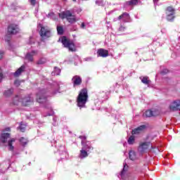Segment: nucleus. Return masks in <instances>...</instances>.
<instances>
[{
  "label": "nucleus",
  "mask_w": 180,
  "mask_h": 180,
  "mask_svg": "<svg viewBox=\"0 0 180 180\" xmlns=\"http://www.w3.org/2000/svg\"><path fill=\"white\" fill-rule=\"evenodd\" d=\"M144 129H146V125H141L140 127H138L137 128L132 130L131 134L132 135L139 134L140 131H141L142 130H144Z\"/></svg>",
  "instance_id": "obj_20"
},
{
  "label": "nucleus",
  "mask_w": 180,
  "mask_h": 180,
  "mask_svg": "<svg viewBox=\"0 0 180 180\" xmlns=\"http://www.w3.org/2000/svg\"><path fill=\"white\" fill-rule=\"evenodd\" d=\"M11 36H12V34H9L8 32L5 36V41H6L8 46H11Z\"/></svg>",
  "instance_id": "obj_34"
},
{
  "label": "nucleus",
  "mask_w": 180,
  "mask_h": 180,
  "mask_svg": "<svg viewBox=\"0 0 180 180\" xmlns=\"http://www.w3.org/2000/svg\"><path fill=\"white\" fill-rule=\"evenodd\" d=\"M88 155H89L88 151L84 149L83 148H82V150H80L79 158L82 160L84 158H86Z\"/></svg>",
  "instance_id": "obj_23"
},
{
  "label": "nucleus",
  "mask_w": 180,
  "mask_h": 180,
  "mask_svg": "<svg viewBox=\"0 0 180 180\" xmlns=\"http://www.w3.org/2000/svg\"><path fill=\"white\" fill-rule=\"evenodd\" d=\"M23 126V130L25 131V130H26V127H27V123H24Z\"/></svg>",
  "instance_id": "obj_52"
},
{
  "label": "nucleus",
  "mask_w": 180,
  "mask_h": 180,
  "mask_svg": "<svg viewBox=\"0 0 180 180\" xmlns=\"http://www.w3.org/2000/svg\"><path fill=\"white\" fill-rule=\"evenodd\" d=\"M60 73L61 69L58 68V67H55L53 72H52V75H60Z\"/></svg>",
  "instance_id": "obj_32"
},
{
  "label": "nucleus",
  "mask_w": 180,
  "mask_h": 180,
  "mask_svg": "<svg viewBox=\"0 0 180 180\" xmlns=\"http://www.w3.org/2000/svg\"><path fill=\"white\" fill-rule=\"evenodd\" d=\"M30 2L31 4V5H32L33 6H34V5H36V0H30Z\"/></svg>",
  "instance_id": "obj_48"
},
{
  "label": "nucleus",
  "mask_w": 180,
  "mask_h": 180,
  "mask_svg": "<svg viewBox=\"0 0 180 180\" xmlns=\"http://www.w3.org/2000/svg\"><path fill=\"white\" fill-rule=\"evenodd\" d=\"M43 116H44V117H47V116H51V114H50V113H48V114H46V115L43 114Z\"/></svg>",
  "instance_id": "obj_56"
},
{
  "label": "nucleus",
  "mask_w": 180,
  "mask_h": 180,
  "mask_svg": "<svg viewBox=\"0 0 180 180\" xmlns=\"http://www.w3.org/2000/svg\"><path fill=\"white\" fill-rule=\"evenodd\" d=\"M4 131H11V127H6L4 129Z\"/></svg>",
  "instance_id": "obj_53"
},
{
  "label": "nucleus",
  "mask_w": 180,
  "mask_h": 180,
  "mask_svg": "<svg viewBox=\"0 0 180 180\" xmlns=\"http://www.w3.org/2000/svg\"><path fill=\"white\" fill-rule=\"evenodd\" d=\"M129 3H131V6H136V5H137L139 4V0H130Z\"/></svg>",
  "instance_id": "obj_37"
},
{
  "label": "nucleus",
  "mask_w": 180,
  "mask_h": 180,
  "mask_svg": "<svg viewBox=\"0 0 180 180\" xmlns=\"http://www.w3.org/2000/svg\"><path fill=\"white\" fill-rule=\"evenodd\" d=\"M123 9L125 11H131V9H133V7L129 1H127L124 3Z\"/></svg>",
  "instance_id": "obj_22"
},
{
  "label": "nucleus",
  "mask_w": 180,
  "mask_h": 180,
  "mask_svg": "<svg viewBox=\"0 0 180 180\" xmlns=\"http://www.w3.org/2000/svg\"><path fill=\"white\" fill-rule=\"evenodd\" d=\"M98 57H103V58H105L109 56V51L103 49H98L97 51Z\"/></svg>",
  "instance_id": "obj_14"
},
{
  "label": "nucleus",
  "mask_w": 180,
  "mask_h": 180,
  "mask_svg": "<svg viewBox=\"0 0 180 180\" xmlns=\"http://www.w3.org/2000/svg\"><path fill=\"white\" fill-rule=\"evenodd\" d=\"M66 19H67L68 22H69V23H70V24L75 23V22H77V18L74 15H72V16L68 17Z\"/></svg>",
  "instance_id": "obj_28"
},
{
  "label": "nucleus",
  "mask_w": 180,
  "mask_h": 180,
  "mask_svg": "<svg viewBox=\"0 0 180 180\" xmlns=\"http://www.w3.org/2000/svg\"><path fill=\"white\" fill-rule=\"evenodd\" d=\"M14 84L15 85V86H19V85H20V81L19 80H15L14 82Z\"/></svg>",
  "instance_id": "obj_46"
},
{
  "label": "nucleus",
  "mask_w": 180,
  "mask_h": 180,
  "mask_svg": "<svg viewBox=\"0 0 180 180\" xmlns=\"http://www.w3.org/2000/svg\"><path fill=\"white\" fill-rule=\"evenodd\" d=\"M19 102H22V96L20 94L16 95L13 99L14 105H18Z\"/></svg>",
  "instance_id": "obj_26"
},
{
  "label": "nucleus",
  "mask_w": 180,
  "mask_h": 180,
  "mask_svg": "<svg viewBox=\"0 0 180 180\" xmlns=\"http://www.w3.org/2000/svg\"><path fill=\"white\" fill-rule=\"evenodd\" d=\"M22 122H21L20 123V126L17 128L18 130H20V131H23V124H22Z\"/></svg>",
  "instance_id": "obj_41"
},
{
  "label": "nucleus",
  "mask_w": 180,
  "mask_h": 180,
  "mask_svg": "<svg viewBox=\"0 0 180 180\" xmlns=\"http://www.w3.org/2000/svg\"><path fill=\"white\" fill-rule=\"evenodd\" d=\"M22 138H21V139H20V141L21 143H22Z\"/></svg>",
  "instance_id": "obj_58"
},
{
  "label": "nucleus",
  "mask_w": 180,
  "mask_h": 180,
  "mask_svg": "<svg viewBox=\"0 0 180 180\" xmlns=\"http://www.w3.org/2000/svg\"><path fill=\"white\" fill-rule=\"evenodd\" d=\"M46 63V59H40L39 60H38L37 64L39 65H43Z\"/></svg>",
  "instance_id": "obj_40"
},
{
  "label": "nucleus",
  "mask_w": 180,
  "mask_h": 180,
  "mask_svg": "<svg viewBox=\"0 0 180 180\" xmlns=\"http://www.w3.org/2000/svg\"><path fill=\"white\" fill-rule=\"evenodd\" d=\"M8 139H11V134H9V133H3V134H1L0 141L3 144H5V143H8Z\"/></svg>",
  "instance_id": "obj_16"
},
{
  "label": "nucleus",
  "mask_w": 180,
  "mask_h": 180,
  "mask_svg": "<svg viewBox=\"0 0 180 180\" xmlns=\"http://www.w3.org/2000/svg\"><path fill=\"white\" fill-rule=\"evenodd\" d=\"M168 69H163L162 71H161L160 74H162V75H165V74H168Z\"/></svg>",
  "instance_id": "obj_42"
},
{
  "label": "nucleus",
  "mask_w": 180,
  "mask_h": 180,
  "mask_svg": "<svg viewBox=\"0 0 180 180\" xmlns=\"http://www.w3.org/2000/svg\"><path fill=\"white\" fill-rule=\"evenodd\" d=\"M158 1H160V0H153V2H157Z\"/></svg>",
  "instance_id": "obj_57"
},
{
  "label": "nucleus",
  "mask_w": 180,
  "mask_h": 180,
  "mask_svg": "<svg viewBox=\"0 0 180 180\" xmlns=\"http://www.w3.org/2000/svg\"><path fill=\"white\" fill-rule=\"evenodd\" d=\"M127 168H129V166H127V164L124 163V167L121 171L120 174L118 175V178H120V179H124V176L126 175V172H127Z\"/></svg>",
  "instance_id": "obj_18"
},
{
  "label": "nucleus",
  "mask_w": 180,
  "mask_h": 180,
  "mask_svg": "<svg viewBox=\"0 0 180 180\" xmlns=\"http://www.w3.org/2000/svg\"><path fill=\"white\" fill-rule=\"evenodd\" d=\"M166 19L168 22H174V19H175V14H166Z\"/></svg>",
  "instance_id": "obj_30"
},
{
  "label": "nucleus",
  "mask_w": 180,
  "mask_h": 180,
  "mask_svg": "<svg viewBox=\"0 0 180 180\" xmlns=\"http://www.w3.org/2000/svg\"><path fill=\"white\" fill-rule=\"evenodd\" d=\"M129 157L131 161H134V160H136V152L134 150H130L129 153Z\"/></svg>",
  "instance_id": "obj_31"
},
{
  "label": "nucleus",
  "mask_w": 180,
  "mask_h": 180,
  "mask_svg": "<svg viewBox=\"0 0 180 180\" xmlns=\"http://www.w3.org/2000/svg\"><path fill=\"white\" fill-rule=\"evenodd\" d=\"M57 32H58V34H63L64 33V28H63V27L61 26H58L57 27Z\"/></svg>",
  "instance_id": "obj_36"
},
{
  "label": "nucleus",
  "mask_w": 180,
  "mask_h": 180,
  "mask_svg": "<svg viewBox=\"0 0 180 180\" xmlns=\"http://www.w3.org/2000/svg\"><path fill=\"white\" fill-rule=\"evenodd\" d=\"M61 43L66 49H68L70 51H76L75 44L74 41L67 39V37L63 36L61 38Z\"/></svg>",
  "instance_id": "obj_3"
},
{
  "label": "nucleus",
  "mask_w": 180,
  "mask_h": 180,
  "mask_svg": "<svg viewBox=\"0 0 180 180\" xmlns=\"http://www.w3.org/2000/svg\"><path fill=\"white\" fill-rule=\"evenodd\" d=\"M33 102H34V98H33L32 94H30L23 98V106H29V105H32Z\"/></svg>",
  "instance_id": "obj_13"
},
{
  "label": "nucleus",
  "mask_w": 180,
  "mask_h": 180,
  "mask_svg": "<svg viewBox=\"0 0 180 180\" xmlns=\"http://www.w3.org/2000/svg\"><path fill=\"white\" fill-rule=\"evenodd\" d=\"M12 94H13V89H8L7 91H4V96H11V95H12Z\"/></svg>",
  "instance_id": "obj_35"
},
{
  "label": "nucleus",
  "mask_w": 180,
  "mask_h": 180,
  "mask_svg": "<svg viewBox=\"0 0 180 180\" xmlns=\"http://www.w3.org/2000/svg\"><path fill=\"white\" fill-rule=\"evenodd\" d=\"M72 15V13H71L70 11H63L61 13H59V18L61 19H68V18L71 17Z\"/></svg>",
  "instance_id": "obj_17"
},
{
  "label": "nucleus",
  "mask_w": 180,
  "mask_h": 180,
  "mask_svg": "<svg viewBox=\"0 0 180 180\" xmlns=\"http://www.w3.org/2000/svg\"><path fill=\"white\" fill-rule=\"evenodd\" d=\"M172 58H176V55L175 54V53L172 54Z\"/></svg>",
  "instance_id": "obj_55"
},
{
  "label": "nucleus",
  "mask_w": 180,
  "mask_h": 180,
  "mask_svg": "<svg viewBox=\"0 0 180 180\" xmlns=\"http://www.w3.org/2000/svg\"><path fill=\"white\" fill-rule=\"evenodd\" d=\"M79 139H81L82 141H85V140H86V136H79Z\"/></svg>",
  "instance_id": "obj_47"
},
{
  "label": "nucleus",
  "mask_w": 180,
  "mask_h": 180,
  "mask_svg": "<svg viewBox=\"0 0 180 180\" xmlns=\"http://www.w3.org/2000/svg\"><path fill=\"white\" fill-rule=\"evenodd\" d=\"M81 28L82 29H85V22H82L81 25Z\"/></svg>",
  "instance_id": "obj_54"
},
{
  "label": "nucleus",
  "mask_w": 180,
  "mask_h": 180,
  "mask_svg": "<svg viewBox=\"0 0 180 180\" xmlns=\"http://www.w3.org/2000/svg\"><path fill=\"white\" fill-rule=\"evenodd\" d=\"M81 144L82 146V148L88 151V153H91V151H92V150H94V147H92L91 142H89V141H82Z\"/></svg>",
  "instance_id": "obj_12"
},
{
  "label": "nucleus",
  "mask_w": 180,
  "mask_h": 180,
  "mask_svg": "<svg viewBox=\"0 0 180 180\" xmlns=\"http://www.w3.org/2000/svg\"><path fill=\"white\" fill-rule=\"evenodd\" d=\"M46 16L47 18H50L51 19H53V17L54 16V13H49Z\"/></svg>",
  "instance_id": "obj_45"
},
{
  "label": "nucleus",
  "mask_w": 180,
  "mask_h": 180,
  "mask_svg": "<svg viewBox=\"0 0 180 180\" xmlns=\"http://www.w3.org/2000/svg\"><path fill=\"white\" fill-rule=\"evenodd\" d=\"M98 99H101V101H106V99H108V95L105 92L102 91L98 94Z\"/></svg>",
  "instance_id": "obj_27"
},
{
  "label": "nucleus",
  "mask_w": 180,
  "mask_h": 180,
  "mask_svg": "<svg viewBox=\"0 0 180 180\" xmlns=\"http://www.w3.org/2000/svg\"><path fill=\"white\" fill-rule=\"evenodd\" d=\"M39 54V51L37 50H33L31 52H27L25 55V60L28 61V63H33L34 56H37Z\"/></svg>",
  "instance_id": "obj_8"
},
{
  "label": "nucleus",
  "mask_w": 180,
  "mask_h": 180,
  "mask_svg": "<svg viewBox=\"0 0 180 180\" xmlns=\"http://www.w3.org/2000/svg\"><path fill=\"white\" fill-rule=\"evenodd\" d=\"M122 20V22H130V15H129V13H123L122 15L118 16L117 18L114 19V20Z\"/></svg>",
  "instance_id": "obj_10"
},
{
  "label": "nucleus",
  "mask_w": 180,
  "mask_h": 180,
  "mask_svg": "<svg viewBox=\"0 0 180 180\" xmlns=\"http://www.w3.org/2000/svg\"><path fill=\"white\" fill-rule=\"evenodd\" d=\"M63 1H67V0H63Z\"/></svg>",
  "instance_id": "obj_64"
},
{
  "label": "nucleus",
  "mask_w": 180,
  "mask_h": 180,
  "mask_svg": "<svg viewBox=\"0 0 180 180\" xmlns=\"http://www.w3.org/2000/svg\"><path fill=\"white\" fill-rule=\"evenodd\" d=\"M29 143V140L27 139H23V147H26L27 144Z\"/></svg>",
  "instance_id": "obj_43"
},
{
  "label": "nucleus",
  "mask_w": 180,
  "mask_h": 180,
  "mask_svg": "<svg viewBox=\"0 0 180 180\" xmlns=\"http://www.w3.org/2000/svg\"><path fill=\"white\" fill-rule=\"evenodd\" d=\"M149 147H150V148H154V147H153V145L151 144V142L145 141V142L141 143L138 148V151L141 153V154H143L146 153L147 150H148Z\"/></svg>",
  "instance_id": "obj_6"
},
{
  "label": "nucleus",
  "mask_w": 180,
  "mask_h": 180,
  "mask_svg": "<svg viewBox=\"0 0 180 180\" xmlns=\"http://www.w3.org/2000/svg\"><path fill=\"white\" fill-rule=\"evenodd\" d=\"M72 82L73 84L74 88H75V86H79V85L82 84V78H81V76L79 75H75L72 78Z\"/></svg>",
  "instance_id": "obj_11"
},
{
  "label": "nucleus",
  "mask_w": 180,
  "mask_h": 180,
  "mask_svg": "<svg viewBox=\"0 0 180 180\" xmlns=\"http://www.w3.org/2000/svg\"><path fill=\"white\" fill-rule=\"evenodd\" d=\"M139 78L141 82L145 85H150V84H151V81L148 79V77H141Z\"/></svg>",
  "instance_id": "obj_24"
},
{
  "label": "nucleus",
  "mask_w": 180,
  "mask_h": 180,
  "mask_svg": "<svg viewBox=\"0 0 180 180\" xmlns=\"http://www.w3.org/2000/svg\"><path fill=\"white\" fill-rule=\"evenodd\" d=\"M4 51H0V60H2V58H4Z\"/></svg>",
  "instance_id": "obj_49"
},
{
  "label": "nucleus",
  "mask_w": 180,
  "mask_h": 180,
  "mask_svg": "<svg viewBox=\"0 0 180 180\" xmlns=\"http://www.w3.org/2000/svg\"><path fill=\"white\" fill-rule=\"evenodd\" d=\"M15 141H16L15 138L11 139L8 141V148L9 151H13V150H15V147L13 145Z\"/></svg>",
  "instance_id": "obj_19"
},
{
  "label": "nucleus",
  "mask_w": 180,
  "mask_h": 180,
  "mask_svg": "<svg viewBox=\"0 0 180 180\" xmlns=\"http://www.w3.org/2000/svg\"><path fill=\"white\" fill-rule=\"evenodd\" d=\"M41 30L39 31V36L41 37V39L42 41H44V40H47V39H50L51 37V30L50 29L42 27L41 25H39Z\"/></svg>",
  "instance_id": "obj_4"
},
{
  "label": "nucleus",
  "mask_w": 180,
  "mask_h": 180,
  "mask_svg": "<svg viewBox=\"0 0 180 180\" xmlns=\"http://www.w3.org/2000/svg\"><path fill=\"white\" fill-rule=\"evenodd\" d=\"M3 78H4V75L2 74V72H0V82H1Z\"/></svg>",
  "instance_id": "obj_51"
},
{
  "label": "nucleus",
  "mask_w": 180,
  "mask_h": 180,
  "mask_svg": "<svg viewBox=\"0 0 180 180\" xmlns=\"http://www.w3.org/2000/svg\"><path fill=\"white\" fill-rule=\"evenodd\" d=\"M27 44H34V39H33V37H30L28 41H27Z\"/></svg>",
  "instance_id": "obj_39"
},
{
  "label": "nucleus",
  "mask_w": 180,
  "mask_h": 180,
  "mask_svg": "<svg viewBox=\"0 0 180 180\" xmlns=\"http://www.w3.org/2000/svg\"><path fill=\"white\" fill-rule=\"evenodd\" d=\"M135 141H136V138L134 137V136H129V138L127 140L128 144L129 146H133V144H134Z\"/></svg>",
  "instance_id": "obj_29"
},
{
  "label": "nucleus",
  "mask_w": 180,
  "mask_h": 180,
  "mask_svg": "<svg viewBox=\"0 0 180 180\" xmlns=\"http://www.w3.org/2000/svg\"><path fill=\"white\" fill-rule=\"evenodd\" d=\"M24 70H25V66L23 67Z\"/></svg>",
  "instance_id": "obj_63"
},
{
  "label": "nucleus",
  "mask_w": 180,
  "mask_h": 180,
  "mask_svg": "<svg viewBox=\"0 0 180 180\" xmlns=\"http://www.w3.org/2000/svg\"><path fill=\"white\" fill-rule=\"evenodd\" d=\"M58 151L59 154H67V152H65V148L63 145L59 146Z\"/></svg>",
  "instance_id": "obj_33"
},
{
  "label": "nucleus",
  "mask_w": 180,
  "mask_h": 180,
  "mask_svg": "<svg viewBox=\"0 0 180 180\" xmlns=\"http://www.w3.org/2000/svg\"><path fill=\"white\" fill-rule=\"evenodd\" d=\"M96 5H98V6H103V0H96Z\"/></svg>",
  "instance_id": "obj_38"
},
{
  "label": "nucleus",
  "mask_w": 180,
  "mask_h": 180,
  "mask_svg": "<svg viewBox=\"0 0 180 180\" xmlns=\"http://www.w3.org/2000/svg\"><path fill=\"white\" fill-rule=\"evenodd\" d=\"M23 72V65H21L15 72L12 73L11 75H13L15 78L20 77V75Z\"/></svg>",
  "instance_id": "obj_21"
},
{
  "label": "nucleus",
  "mask_w": 180,
  "mask_h": 180,
  "mask_svg": "<svg viewBox=\"0 0 180 180\" xmlns=\"http://www.w3.org/2000/svg\"><path fill=\"white\" fill-rule=\"evenodd\" d=\"M73 1V2H75V1H77V0H72Z\"/></svg>",
  "instance_id": "obj_61"
},
{
  "label": "nucleus",
  "mask_w": 180,
  "mask_h": 180,
  "mask_svg": "<svg viewBox=\"0 0 180 180\" xmlns=\"http://www.w3.org/2000/svg\"><path fill=\"white\" fill-rule=\"evenodd\" d=\"M160 113H161L160 111V109H158L157 108H153L146 110L145 112V113L143 114V116L146 117H153L160 115Z\"/></svg>",
  "instance_id": "obj_7"
},
{
  "label": "nucleus",
  "mask_w": 180,
  "mask_h": 180,
  "mask_svg": "<svg viewBox=\"0 0 180 180\" xmlns=\"http://www.w3.org/2000/svg\"><path fill=\"white\" fill-rule=\"evenodd\" d=\"M53 121L54 122V123L53 124V126H56V122H57V117H53Z\"/></svg>",
  "instance_id": "obj_50"
},
{
  "label": "nucleus",
  "mask_w": 180,
  "mask_h": 180,
  "mask_svg": "<svg viewBox=\"0 0 180 180\" xmlns=\"http://www.w3.org/2000/svg\"><path fill=\"white\" fill-rule=\"evenodd\" d=\"M89 60V58H87L86 60V61H88Z\"/></svg>",
  "instance_id": "obj_59"
},
{
  "label": "nucleus",
  "mask_w": 180,
  "mask_h": 180,
  "mask_svg": "<svg viewBox=\"0 0 180 180\" xmlns=\"http://www.w3.org/2000/svg\"><path fill=\"white\" fill-rule=\"evenodd\" d=\"M60 92V82H53L50 89H41L37 93L36 101L38 103H46L47 105V97L54 96Z\"/></svg>",
  "instance_id": "obj_1"
},
{
  "label": "nucleus",
  "mask_w": 180,
  "mask_h": 180,
  "mask_svg": "<svg viewBox=\"0 0 180 180\" xmlns=\"http://www.w3.org/2000/svg\"><path fill=\"white\" fill-rule=\"evenodd\" d=\"M171 112H178L180 110V100H176L172 102L169 105Z\"/></svg>",
  "instance_id": "obj_9"
},
{
  "label": "nucleus",
  "mask_w": 180,
  "mask_h": 180,
  "mask_svg": "<svg viewBox=\"0 0 180 180\" xmlns=\"http://www.w3.org/2000/svg\"><path fill=\"white\" fill-rule=\"evenodd\" d=\"M9 167H11V163L9 161L3 162L2 164L0 165V168H3L0 172H1V174L6 172L7 169H9Z\"/></svg>",
  "instance_id": "obj_15"
},
{
  "label": "nucleus",
  "mask_w": 180,
  "mask_h": 180,
  "mask_svg": "<svg viewBox=\"0 0 180 180\" xmlns=\"http://www.w3.org/2000/svg\"><path fill=\"white\" fill-rule=\"evenodd\" d=\"M135 54H137V52H135Z\"/></svg>",
  "instance_id": "obj_62"
},
{
  "label": "nucleus",
  "mask_w": 180,
  "mask_h": 180,
  "mask_svg": "<svg viewBox=\"0 0 180 180\" xmlns=\"http://www.w3.org/2000/svg\"><path fill=\"white\" fill-rule=\"evenodd\" d=\"M8 34H11L12 36L20 33V29L19 25L16 24H10L7 28Z\"/></svg>",
  "instance_id": "obj_5"
},
{
  "label": "nucleus",
  "mask_w": 180,
  "mask_h": 180,
  "mask_svg": "<svg viewBox=\"0 0 180 180\" xmlns=\"http://www.w3.org/2000/svg\"><path fill=\"white\" fill-rule=\"evenodd\" d=\"M166 15H175V8L172 6H168L166 8Z\"/></svg>",
  "instance_id": "obj_25"
},
{
  "label": "nucleus",
  "mask_w": 180,
  "mask_h": 180,
  "mask_svg": "<svg viewBox=\"0 0 180 180\" xmlns=\"http://www.w3.org/2000/svg\"><path fill=\"white\" fill-rule=\"evenodd\" d=\"M29 129H30V127H27V130H29Z\"/></svg>",
  "instance_id": "obj_60"
},
{
  "label": "nucleus",
  "mask_w": 180,
  "mask_h": 180,
  "mask_svg": "<svg viewBox=\"0 0 180 180\" xmlns=\"http://www.w3.org/2000/svg\"><path fill=\"white\" fill-rule=\"evenodd\" d=\"M88 101V90L86 89H83L80 91L77 102V106L79 109H82V108H86V102Z\"/></svg>",
  "instance_id": "obj_2"
},
{
  "label": "nucleus",
  "mask_w": 180,
  "mask_h": 180,
  "mask_svg": "<svg viewBox=\"0 0 180 180\" xmlns=\"http://www.w3.org/2000/svg\"><path fill=\"white\" fill-rule=\"evenodd\" d=\"M119 32H124V30H126V27H123V26H120L118 29Z\"/></svg>",
  "instance_id": "obj_44"
}]
</instances>
